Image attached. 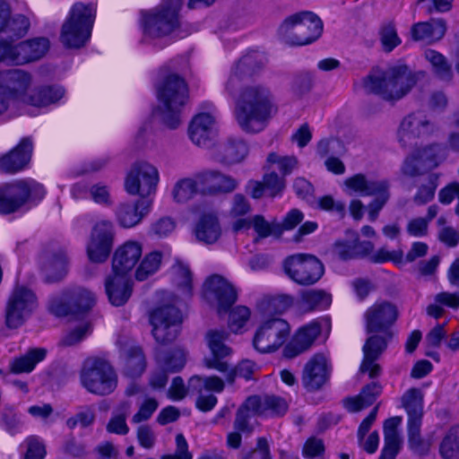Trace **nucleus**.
Here are the masks:
<instances>
[{"label":"nucleus","instance_id":"nucleus-46","mask_svg":"<svg viewBox=\"0 0 459 459\" xmlns=\"http://www.w3.org/2000/svg\"><path fill=\"white\" fill-rule=\"evenodd\" d=\"M130 410L131 403L129 402L120 403L107 424V431L117 435H126L129 432V428L126 420L130 413Z\"/></svg>","mask_w":459,"mask_h":459},{"label":"nucleus","instance_id":"nucleus-11","mask_svg":"<svg viewBox=\"0 0 459 459\" xmlns=\"http://www.w3.org/2000/svg\"><path fill=\"white\" fill-rule=\"evenodd\" d=\"M152 335L156 342L166 345L176 340L183 321L180 310L171 304H161L149 315Z\"/></svg>","mask_w":459,"mask_h":459},{"label":"nucleus","instance_id":"nucleus-51","mask_svg":"<svg viewBox=\"0 0 459 459\" xmlns=\"http://www.w3.org/2000/svg\"><path fill=\"white\" fill-rule=\"evenodd\" d=\"M257 402L251 397L247 398L244 404L238 410L236 419L234 421V427L236 429L242 432H251L252 428L249 426V419L255 414Z\"/></svg>","mask_w":459,"mask_h":459},{"label":"nucleus","instance_id":"nucleus-29","mask_svg":"<svg viewBox=\"0 0 459 459\" xmlns=\"http://www.w3.org/2000/svg\"><path fill=\"white\" fill-rule=\"evenodd\" d=\"M152 204V201H147L146 199L120 203L115 210L118 224L123 228L136 226L149 212Z\"/></svg>","mask_w":459,"mask_h":459},{"label":"nucleus","instance_id":"nucleus-4","mask_svg":"<svg viewBox=\"0 0 459 459\" xmlns=\"http://www.w3.org/2000/svg\"><path fill=\"white\" fill-rule=\"evenodd\" d=\"M96 17L93 4L75 3L65 20L60 31V42L67 49H80L89 42Z\"/></svg>","mask_w":459,"mask_h":459},{"label":"nucleus","instance_id":"nucleus-37","mask_svg":"<svg viewBox=\"0 0 459 459\" xmlns=\"http://www.w3.org/2000/svg\"><path fill=\"white\" fill-rule=\"evenodd\" d=\"M332 303V295L321 289H310L300 291L297 308L301 313H308L315 310H325Z\"/></svg>","mask_w":459,"mask_h":459},{"label":"nucleus","instance_id":"nucleus-48","mask_svg":"<svg viewBox=\"0 0 459 459\" xmlns=\"http://www.w3.org/2000/svg\"><path fill=\"white\" fill-rule=\"evenodd\" d=\"M439 453L444 459H459V425L446 431L439 445Z\"/></svg>","mask_w":459,"mask_h":459},{"label":"nucleus","instance_id":"nucleus-60","mask_svg":"<svg viewBox=\"0 0 459 459\" xmlns=\"http://www.w3.org/2000/svg\"><path fill=\"white\" fill-rule=\"evenodd\" d=\"M252 226L258 237L261 238H267L271 235L280 238V228L278 222L269 223L261 215H255L251 219Z\"/></svg>","mask_w":459,"mask_h":459},{"label":"nucleus","instance_id":"nucleus-20","mask_svg":"<svg viewBox=\"0 0 459 459\" xmlns=\"http://www.w3.org/2000/svg\"><path fill=\"white\" fill-rule=\"evenodd\" d=\"M399 316L395 304L390 301H379L370 306L365 312V328L368 333H392L390 328Z\"/></svg>","mask_w":459,"mask_h":459},{"label":"nucleus","instance_id":"nucleus-36","mask_svg":"<svg viewBox=\"0 0 459 459\" xmlns=\"http://www.w3.org/2000/svg\"><path fill=\"white\" fill-rule=\"evenodd\" d=\"M105 290L109 302L116 307L123 306L132 294V283L121 273L108 276L105 281Z\"/></svg>","mask_w":459,"mask_h":459},{"label":"nucleus","instance_id":"nucleus-17","mask_svg":"<svg viewBox=\"0 0 459 459\" xmlns=\"http://www.w3.org/2000/svg\"><path fill=\"white\" fill-rule=\"evenodd\" d=\"M436 131V125L422 111H415L405 116L398 127L397 139L403 148L417 144L419 139L425 138Z\"/></svg>","mask_w":459,"mask_h":459},{"label":"nucleus","instance_id":"nucleus-33","mask_svg":"<svg viewBox=\"0 0 459 459\" xmlns=\"http://www.w3.org/2000/svg\"><path fill=\"white\" fill-rule=\"evenodd\" d=\"M142 246L135 241H127L114 253L113 273L126 275L138 263L142 256Z\"/></svg>","mask_w":459,"mask_h":459},{"label":"nucleus","instance_id":"nucleus-53","mask_svg":"<svg viewBox=\"0 0 459 459\" xmlns=\"http://www.w3.org/2000/svg\"><path fill=\"white\" fill-rule=\"evenodd\" d=\"M295 299L289 294H279L274 297L264 298L260 304V307L266 313H278L281 314L291 306H293Z\"/></svg>","mask_w":459,"mask_h":459},{"label":"nucleus","instance_id":"nucleus-26","mask_svg":"<svg viewBox=\"0 0 459 459\" xmlns=\"http://www.w3.org/2000/svg\"><path fill=\"white\" fill-rule=\"evenodd\" d=\"M32 148L31 138H22L13 150L0 157V170L14 174L25 169L30 160Z\"/></svg>","mask_w":459,"mask_h":459},{"label":"nucleus","instance_id":"nucleus-13","mask_svg":"<svg viewBox=\"0 0 459 459\" xmlns=\"http://www.w3.org/2000/svg\"><path fill=\"white\" fill-rule=\"evenodd\" d=\"M290 333L287 321L278 317L265 320L255 333L253 346L261 353L274 352L285 343Z\"/></svg>","mask_w":459,"mask_h":459},{"label":"nucleus","instance_id":"nucleus-30","mask_svg":"<svg viewBox=\"0 0 459 459\" xmlns=\"http://www.w3.org/2000/svg\"><path fill=\"white\" fill-rule=\"evenodd\" d=\"M321 331V325L317 321L302 326L295 333L290 342L285 346L283 355L291 359L306 351L319 336Z\"/></svg>","mask_w":459,"mask_h":459},{"label":"nucleus","instance_id":"nucleus-2","mask_svg":"<svg viewBox=\"0 0 459 459\" xmlns=\"http://www.w3.org/2000/svg\"><path fill=\"white\" fill-rule=\"evenodd\" d=\"M159 101L156 114L161 123L169 129L178 128L181 122L182 110L189 99V89L186 80L178 74H169L156 84Z\"/></svg>","mask_w":459,"mask_h":459},{"label":"nucleus","instance_id":"nucleus-55","mask_svg":"<svg viewBox=\"0 0 459 459\" xmlns=\"http://www.w3.org/2000/svg\"><path fill=\"white\" fill-rule=\"evenodd\" d=\"M161 258L162 255L158 251L152 252L145 255L135 272L136 280L142 281L153 274L159 269Z\"/></svg>","mask_w":459,"mask_h":459},{"label":"nucleus","instance_id":"nucleus-19","mask_svg":"<svg viewBox=\"0 0 459 459\" xmlns=\"http://www.w3.org/2000/svg\"><path fill=\"white\" fill-rule=\"evenodd\" d=\"M439 152L440 147L437 144H430L414 150L405 158L401 167L403 175L415 178L436 169L439 165Z\"/></svg>","mask_w":459,"mask_h":459},{"label":"nucleus","instance_id":"nucleus-42","mask_svg":"<svg viewBox=\"0 0 459 459\" xmlns=\"http://www.w3.org/2000/svg\"><path fill=\"white\" fill-rule=\"evenodd\" d=\"M47 355L43 348L30 349L24 355L15 358L10 364V370L14 374L29 373L32 371L39 362Z\"/></svg>","mask_w":459,"mask_h":459},{"label":"nucleus","instance_id":"nucleus-63","mask_svg":"<svg viewBox=\"0 0 459 459\" xmlns=\"http://www.w3.org/2000/svg\"><path fill=\"white\" fill-rule=\"evenodd\" d=\"M255 371V363L248 359H244L239 362L234 368L229 369L225 374L226 381L232 384L235 381L236 377H244L250 379Z\"/></svg>","mask_w":459,"mask_h":459},{"label":"nucleus","instance_id":"nucleus-21","mask_svg":"<svg viewBox=\"0 0 459 459\" xmlns=\"http://www.w3.org/2000/svg\"><path fill=\"white\" fill-rule=\"evenodd\" d=\"M230 335V333L224 329H212L207 332L205 338L212 356L204 359L206 368L219 372L228 371L229 363L224 359L232 352V350L225 343Z\"/></svg>","mask_w":459,"mask_h":459},{"label":"nucleus","instance_id":"nucleus-14","mask_svg":"<svg viewBox=\"0 0 459 459\" xmlns=\"http://www.w3.org/2000/svg\"><path fill=\"white\" fill-rule=\"evenodd\" d=\"M286 274L299 285H312L324 274V265L313 255L296 254L284 260Z\"/></svg>","mask_w":459,"mask_h":459},{"label":"nucleus","instance_id":"nucleus-24","mask_svg":"<svg viewBox=\"0 0 459 459\" xmlns=\"http://www.w3.org/2000/svg\"><path fill=\"white\" fill-rule=\"evenodd\" d=\"M66 251L57 246L46 247L40 255V269L48 282L62 280L68 272Z\"/></svg>","mask_w":459,"mask_h":459},{"label":"nucleus","instance_id":"nucleus-35","mask_svg":"<svg viewBox=\"0 0 459 459\" xmlns=\"http://www.w3.org/2000/svg\"><path fill=\"white\" fill-rule=\"evenodd\" d=\"M446 30V21L442 18H438L413 24L410 33L414 41L434 43L444 38Z\"/></svg>","mask_w":459,"mask_h":459},{"label":"nucleus","instance_id":"nucleus-49","mask_svg":"<svg viewBox=\"0 0 459 459\" xmlns=\"http://www.w3.org/2000/svg\"><path fill=\"white\" fill-rule=\"evenodd\" d=\"M67 291V297L74 307L76 314L90 310L95 304L94 294L87 289L74 287Z\"/></svg>","mask_w":459,"mask_h":459},{"label":"nucleus","instance_id":"nucleus-12","mask_svg":"<svg viewBox=\"0 0 459 459\" xmlns=\"http://www.w3.org/2000/svg\"><path fill=\"white\" fill-rule=\"evenodd\" d=\"M344 185L350 190L361 195H372L375 199L368 204V217L374 221L378 216L379 211L387 203L390 193V185L386 180H369L363 174H356L348 178Z\"/></svg>","mask_w":459,"mask_h":459},{"label":"nucleus","instance_id":"nucleus-34","mask_svg":"<svg viewBox=\"0 0 459 459\" xmlns=\"http://www.w3.org/2000/svg\"><path fill=\"white\" fill-rule=\"evenodd\" d=\"M328 371L326 359L322 354H316L305 366L302 381L308 391L319 389L327 380Z\"/></svg>","mask_w":459,"mask_h":459},{"label":"nucleus","instance_id":"nucleus-64","mask_svg":"<svg viewBox=\"0 0 459 459\" xmlns=\"http://www.w3.org/2000/svg\"><path fill=\"white\" fill-rule=\"evenodd\" d=\"M313 86V78L308 73L295 75L290 83L291 91L298 97L308 93Z\"/></svg>","mask_w":459,"mask_h":459},{"label":"nucleus","instance_id":"nucleus-61","mask_svg":"<svg viewBox=\"0 0 459 459\" xmlns=\"http://www.w3.org/2000/svg\"><path fill=\"white\" fill-rule=\"evenodd\" d=\"M380 41L385 52H391L400 45L401 39L398 37L395 26L392 22L384 24L380 30Z\"/></svg>","mask_w":459,"mask_h":459},{"label":"nucleus","instance_id":"nucleus-9","mask_svg":"<svg viewBox=\"0 0 459 459\" xmlns=\"http://www.w3.org/2000/svg\"><path fill=\"white\" fill-rule=\"evenodd\" d=\"M159 180V170L154 165L145 160H138L127 170L124 179V189L129 195L152 201Z\"/></svg>","mask_w":459,"mask_h":459},{"label":"nucleus","instance_id":"nucleus-47","mask_svg":"<svg viewBox=\"0 0 459 459\" xmlns=\"http://www.w3.org/2000/svg\"><path fill=\"white\" fill-rule=\"evenodd\" d=\"M197 175L195 178H184L179 179L174 185L171 195L175 202L184 204L194 198L198 191Z\"/></svg>","mask_w":459,"mask_h":459},{"label":"nucleus","instance_id":"nucleus-3","mask_svg":"<svg viewBox=\"0 0 459 459\" xmlns=\"http://www.w3.org/2000/svg\"><path fill=\"white\" fill-rule=\"evenodd\" d=\"M416 80L407 65H397L385 71L373 70L363 79L364 89L385 100H398L415 85Z\"/></svg>","mask_w":459,"mask_h":459},{"label":"nucleus","instance_id":"nucleus-10","mask_svg":"<svg viewBox=\"0 0 459 459\" xmlns=\"http://www.w3.org/2000/svg\"><path fill=\"white\" fill-rule=\"evenodd\" d=\"M38 306V297L33 290L24 285H15L5 305L6 326L11 329L19 328L33 314Z\"/></svg>","mask_w":459,"mask_h":459},{"label":"nucleus","instance_id":"nucleus-41","mask_svg":"<svg viewBox=\"0 0 459 459\" xmlns=\"http://www.w3.org/2000/svg\"><path fill=\"white\" fill-rule=\"evenodd\" d=\"M380 393V385L373 382L366 385L358 396L347 398L344 401V405L351 412L359 411L373 404Z\"/></svg>","mask_w":459,"mask_h":459},{"label":"nucleus","instance_id":"nucleus-5","mask_svg":"<svg viewBox=\"0 0 459 459\" xmlns=\"http://www.w3.org/2000/svg\"><path fill=\"white\" fill-rule=\"evenodd\" d=\"M323 22L310 12H301L287 17L280 25V38L290 46H304L316 40L322 34Z\"/></svg>","mask_w":459,"mask_h":459},{"label":"nucleus","instance_id":"nucleus-56","mask_svg":"<svg viewBox=\"0 0 459 459\" xmlns=\"http://www.w3.org/2000/svg\"><path fill=\"white\" fill-rule=\"evenodd\" d=\"M437 174H429L426 183H422L419 186L417 193L413 196V202L418 205H423L430 202L434 198L437 187Z\"/></svg>","mask_w":459,"mask_h":459},{"label":"nucleus","instance_id":"nucleus-40","mask_svg":"<svg viewBox=\"0 0 459 459\" xmlns=\"http://www.w3.org/2000/svg\"><path fill=\"white\" fill-rule=\"evenodd\" d=\"M195 236L198 240L206 244H212L221 236V227L217 217L212 213L204 214L195 228Z\"/></svg>","mask_w":459,"mask_h":459},{"label":"nucleus","instance_id":"nucleus-57","mask_svg":"<svg viewBox=\"0 0 459 459\" xmlns=\"http://www.w3.org/2000/svg\"><path fill=\"white\" fill-rule=\"evenodd\" d=\"M68 291L65 290L60 296L53 297L49 300V311L56 316H65L70 314H76L74 307L68 299Z\"/></svg>","mask_w":459,"mask_h":459},{"label":"nucleus","instance_id":"nucleus-54","mask_svg":"<svg viewBox=\"0 0 459 459\" xmlns=\"http://www.w3.org/2000/svg\"><path fill=\"white\" fill-rule=\"evenodd\" d=\"M425 58L431 64L435 74L442 80H450L452 77L451 65L446 58L433 49H427L424 53Z\"/></svg>","mask_w":459,"mask_h":459},{"label":"nucleus","instance_id":"nucleus-52","mask_svg":"<svg viewBox=\"0 0 459 459\" xmlns=\"http://www.w3.org/2000/svg\"><path fill=\"white\" fill-rule=\"evenodd\" d=\"M175 284L182 294L190 296L193 290L192 273L189 268L181 262H177L172 267Z\"/></svg>","mask_w":459,"mask_h":459},{"label":"nucleus","instance_id":"nucleus-18","mask_svg":"<svg viewBox=\"0 0 459 459\" xmlns=\"http://www.w3.org/2000/svg\"><path fill=\"white\" fill-rule=\"evenodd\" d=\"M264 65V57L257 52L243 56L230 69L229 78L225 82V91L235 96L240 87L249 79L258 74Z\"/></svg>","mask_w":459,"mask_h":459},{"label":"nucleus","instance_id":"nucleus-1","mask_svg":"<svg viewBox=\"0 0 459 459\" xmlns=\"http://www.w3.org/2000/svg\"><path fill=\"white\" fill-rule=\"evenodd\" d=\"M237 93L234 117L238 126L247 134L264 130L278 111L270 88L255 83L240 87Z\"/></svg>","mask_w":459,"mask_h":459},{"label":"nucleus","instance_id":"nucleus-58","mask_svg":"<svg viewBox=\"0 0 459 459\" xmlns=\"http://www.w3.org/2000/svg\"><path fill=\"white\" fill-rule=\"evenodd\" d=\"M30 28V22L27 17L22 14L12 15L9 14L7 25L4 28L3 33L9 34L13 37L21 38L23 37Z\"/></svg>","mask_w":459,"mask_h":459},{"label":"nucleus","instance_id":"nucleus-38","mask_svg":"<svg viewBox=\"0 0 459 459\" xmlns=\"http://www.w3.org/2000/svg\"><path fill=\"white\" fill-rule=\"evenodd\" d=\"M65 95V89L59 84H46L30 91L29 106L47 108L57 104Z\"/></svg>","mask_w":459,"mask_h":459},{"label":"nucleus","instance_id":"nucleus-50","mask_svg":"<svg viewBox=\"0 0 459 459\" xmlns=\"http://www.w3.org/2000/svg\"><path fill=\"white\" fill-rule=\"evenodd\" d=\"M422 421L408 422V443L414 453L423 455H426L431 443L424 439L420 434V427Z\"/></svg>","mask_w":459,"mask_h":459},{"label":"nucleus","instance_id":"nucleus-27","mask_svg":"<svg viewBox=\"0 0 459 459\" xmlns=\"http://www.w3.org/2000/svg\"><path fill=\"white\" fill-rule=\"evenodd\" d=\"M216 119L211 112L196 114L188 126V136L193 143L200 147H209L214 137Z\"/></svg>","mask_w":459,"mask_h":459},{"label":"nucleus","instance_id":"nucleus-25","mask_svg":"<svg viewBox=\"0 0 459 459\" xmlns=\"http://www.w3.org/2000/svg\"><path fill=\"white\" fill-rule=\"evenodd\" d=\"M13 65H22L42 58L49 49V40L47 38H35L12 44Z\"/></svg>","mask_w":459,"mask_h":459},{"label":"nucleus","instance_id":"nucleus-44","mask_svg":"<svg viewBox=\"0 0 459 459\" xmlns=\"http://www.w3.org/2000/svg\"><path fill=\"white\" fill-rule=\"evenodd\" d=\"M156 361L158 366L166 368L169 372L181 369L185 365V354L183 351L175 349L169 351L160 347L156 350Z\"/></svg>","mask_w":459,"mask_h":459},{"label":"nucleus","instance_id":"nucleus-43","mask_svg":"<svg viewBox=\"0 0 459 459\" xmlns=\"http://www.w3.org/2000/svg\"><path fill=\"white\" fill-rule=\"evenodd\" d=\"M402 402L408 414V422L422 421L423 394L420 389H409L403 394Z\"/></svg>","mask_w":459,"mask_h":459},{"label":"nucleus","instance_id":"nucleus-39","mask_svg":"<svg viewBox=\"0 0 459 459\" xmlns=\"http://www.w3.org/2000/svg\"><path fill=\"white\" fill-rule=\"evenodd\" d=\"M400 417H393L384 423L385 446L379 459H395L403 443L397 428L401 424Z\"/></svg>","mask_w":459,"mask_h":459},{"label":"nucleus","instance_id":"nucleus-22","mask_svg":"<svg viewBox=\"0 0 459 459\" xmlns=\"http://www.w3.org/2000/svg\"><path fill=\"white\" fill-rule=\"evenodd\" d=\"M392 337L393 333L377 334V333H373L366 339L362 348L363 360L359 368L360 373L368 372L370 378H375L380 375L381 368L377 360L385 351Z\"/></svg>","mask_w":459,"mask_h":459},{"label":"nucleus","instance_id":"nucleus-32","mask_svg":"<svg viewBox=\"0 0 459 459\" xmlns=\"http://www.w3.org/2000/svg\"><path fill=\"white\" fill-rule=\"evenodd\" d=\"M200 184L204 186V191L210 195L230 194L235 191L238 182L233 177L218 170H207L197 174Z\"/></svg>","mask_w":459,"mask_h":459},{"label":"nucleus","instance_id":"nucleus-15","mask_svg":"<svg viewBox=\"0 0 459 459\" xmlns=\"http://www.w3.org/2000/svg\"><path fill=\"white\" fill-rule=\"evenodd\" d=\"M0 94L11 103L29 105L30 90L33 83L30 73L22 69H13L0 74Z\"/></svg>","mask_w":459,"mask_h":459},{"label":"nucleus","instance_id":"nucleus-62","mask_svg":"<svg viewBox=\"0 0 459 459\" xmlns=\"http://www.w3.org/2000/svg\"><path fill=\"white\" fill-rule=\"evenodd\" d=\"M91 332V325L89 322H82L68 332L62 338L60 344L65 347L76 345Z\"/></svg>","mask_w":459,"mask_h":459},{"label":"nucleus","instance_id":"nucleus-8","mask_svg":"<svg viewBox=\"0 0 459 459\" xmlns=\"http://www.w3.org/2000/svg\"><path fill=\"white\" fill-rule=\"evenodd\" d=\"M180 0H166L160 6L143 15L144 36L160 39L171 34L179 26Z\"/></svg>","mask_w":459,"mask_h":459},{"label":"nucleus","instance_id":"nucleus-31","mask_svg":"<svg viewBox=\"0 0 459 459\" xmlns=\"http://www.w3.org/2000/svg\"><path fill=\"white\" fill-rule=\"evenodd\" d=\"M120 353L124 359V374L131 378L140 377L146 368V359L142 348L130 344L129 340L118 339Z\"/></svg>","mask_w":459,"mask_h":459},{"label":"nucleus","instance_id":"nucleus-28","mask_svg":"<svg viewBox=\"0 0 459 459\" xmlns=\"http://www.w3.org/2000/svg\"><path fill=\"white\" fill-rule=\"evenodd\" d=\"M248 152V145L242 138L230 136L215 146L213 155L219 162L231 165L243 161Z\"/></svg>","mask_w":459,"mask_h":459},{"label":"nucleus","instance_id":"nucleus-16","mask_svg":"<svg viewBox=\"0 0 459 459\" xmlns=\"http://www.w3.org/2000/svg\"><path fill=\"white\" fill-rule=\"evenodd\" d=\"M115 227L110 221L102 220L94 224L86 247L89 260L95 264L105 263L113 249Z\"/></svg>","mask_w":459,"mask_h":459},{"label":"nucleus","instance_id":"nucleus-7","mask_svg":"<svg viewBox=\"0 0 459 459\" xmlns=\"http://www.w3.org/2000/svg\"><path fill=\"white\" fill-rule=\"evenodd\" d=\"M82 385L91 394L105 396L117 386V375L111 364L100 358H88L80 374Z\"/></svg>","mask_w":459,"mask_h":459},{"label":"nucleus","instance_id":"nucleus-59","mask_svg":"<svg viewBox=\"0 0 459 459\" xmlns=\"http://www.w3.org/2000/svg\"><path fill=\"white\" fill-rule=\"evenodd\" d=\"M267 162L269 164H277L282 178L290 175L299 164L298 159L295 156H281L276 152L268 154Z\"/></svg>","mask_w":459,"mask_h":459},{"label":"nucleus","instance_id":"nucleus-45","mask_svg":"<svg viewBox=\"0 0 459 459\" xmlns=\"http://www.w3.org/2000/svg\"><path fill=\"white\" fill-rule=\"evenodd\" d=\"M257 402L256 412L258 415L270 413L272 415H281L287 411L288 404L286 401L279 396L265 395L264 397L251 396Z\"/></svg>","mask_w":459,"mask_h":459},{"label":"nucleus","instance_id":"nucleus-23","mask_svg":"<svg viewBox=\"0 0 459 459\" xmlns=\"http://www.w3.org/2000/svg\"><path fill=\"white\" fill-rule=\"evenodd\" d=\"M204 292L206 299L216 300L219 314L226 313L238 297L234 286L219 274L207 278L204 284Z\"/></svg>","mask_w":459,"mask_h":459},{"label":"nucleus","instance_id":"nucleus-6","mask_svg":"<svg viewBox=\"0 0 459 459\" xmlns=\"http://www.w3.org/2000/svg\"><path fill=\"white\" fill-rule=\"evenodd\" d=\"M46 191L32 178L15 179L0 186V213L18 212L26 204L43 199Z\"/></svg>","mask_w":459,"mask_h":459}]
</instances>
